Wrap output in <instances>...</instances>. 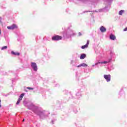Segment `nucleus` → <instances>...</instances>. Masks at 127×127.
<instances>
[{"instance_id": "11", "label": "nucleus", "mask_w": 127, "mask_h": 127, "mask_svg": "<svg viewBox=\"0 0 127 127\" xmlns=\"http://www.w3.org/2000/svg\"><path fill=\"white\" fill-rule=\"evenodd\" d=\"M89 40H88L86 44L81 47L82 49H85V48H88V46H89Z\"/></svg>"}, {"instance_id": "14", "label": "nucleus", "mask_w": 127, "mask_h": 127, "mask_svg": "<svg viewBox=\"0 0 127 127\" xmlns=\"http://www.w3.org/2000/svg\"><path fill=\"white\" fill-rule=\"evenodd\" d=\"M85 58H86V54H82L80 56V59L83 60L85 59Z\"/></svg>"}, {"instance_id": "13", "label": "nucleus", "mask_w": 127, "mask_h": 127, "mask_svg": "<svg viewBox=\"0 0 127 127\" xmlns=\"http://www.w3.org/2000/svg\"><path fill=\"white\" fill-rule=\"evenodd\" d=\"M110 39L111 40H115L116 36L114 35L111 34L110 36Z\"/></svg>"}, {"instance_id": "27", "label": "nucleus", "mask_w": 127, "mask_h": 127, "mask_svg": "<svg viewBox=\"0 0 127 127\" xmlns=\"http://www.w3.org/2000/svg\"><path fill=\"white\" fill-rule=\"evenodd\" d=\"M22 122H24V119L23 120Z\"/></svg>"}, {"instance_id": "28", "label": "nucleus", "mask_w": 127, "mask_h": 127, "mask_svg": "<svg viewBox=\"0 0 127 127\" xmlns=\"http://www.w3.org/2000/svg\"><path fill=\"white\" fill-rule=\"evenodd\" d=\"M72 62H73V61H71V63H72Z\"/></svg>"}, {"instance_id": "6", "label": "nucleus", "mask_w": 127, "mask_h": 127, "mask_svg": "<svg viewBox=\"0 0 127 127\" xmlns=\"http://www.w3.org/2000/svg\"><path fill=\"white\" fill-rule=\"evenodd\" d=\"M7 28L10 30H12L13 29H15V28H17V25H16L15 24H13L11 26H7Z\"/></svg>"}, {"instance_id": "1", "label": "nucleus", "mask_w": 127, "mask_h": 127, "mask_svg": "<svg viewBox=\"0 0 127 127\" xmlns=\"http://www.w3.org/2000/svg\"><path fill=\"white\" fill-rule=\"evenodd\" d=\"M28 109L32 111V112L36 115H37V116H39L41 120L46 119L50 114L49 112L44 111L41 108L34 105L32 103H29L28 105Z\"/></svg>"}, {"instance_id": "4", "label": "nucleus", "mask_w": 127, "mask_h": 127, "mask_svg": "<svg viewBox=\"0 0 127 127\" xmlns=\"http://www.w3.org/2000/svg\"><path fill=\"white\" fill-rule=\"evenodd\" d=\"M62 39V37L59 35H55L52 37V40L54 41H59Z\"/></svg>"}, {"instance_id": "22", "label": "nucleus", "mask_w": 127, "mask_h": 127, "mask_svg": "<svg viewBox=\"0 0 127 127\" xmlns=\"http://www.w3.org/2000/svg\"><path fill=\"white\" fill-rule=\"evenodd\" d=\"M1 17H0V23H1Z\"/></svg>"}, {"instance_id": "15", "label": "nucleus", "mask_w": 127, "mask_h": 127, "mask_svg": "<svg viewBox=\"0 0 127 127\" xmlns=\"http://www.w3.org/2000/svg\"><path fill=\"white\" fill-rule=\"evenodd\" d=\"M124 10H121L119 12V15H122L124 13Z\"/></svg>"}, {"instance_id": "18", "label": "nucleus", "mask_w": 127, "mask_h": 127, "mask_svg": "<svg viewBox=\"0 0 127 127\" xmlns=\"http://www.w3.org/2000/svg\"><path fill=\"white\" fill-rule=\"evenodd\" d=\"M55 121H56V119H54V120H52V124L53 125L54 124V122H55Z\"/></svg>"}, {"instance_id": "5", "label": "nucleus", "mask_w": 127, "mask_h": 127, "mask_svg": "<svg viewBox=\"0 0 127 127\" xmlns=\"http://www.w3.org/2000/svg\"><path fill=\"white\" fill-rule=\"evenodd\" d=\"M31 67L35 72H37L38 68L36 63L33 62L31 63Z\"/></svg>"}, {"instance_id": "23", "label": "nucleus", "mask_w": 127, "mask_h": 127, "mask_svg": "<svg viewBox=\"0 0 127 127\" xmlns=\"http://www.w3.org/2000/svg\"><path fill=\"white\" fill-rule=\"evenodd\" d=\"M1 34V30L0 29V35Z\"/></svg>"}, {"instance_id": "3", "label": "nucleus", "mask_w": 127, "mask_h": 127, "mask_svg": "<svg viewBox=\"0 0 127 127\" xmlns=\"http://www.w3.org/2000/svg\"><path fill=\"white\" fill-rule=\"evenodd\" d=\"M110 58L108 60V61H103V62H99L97 63H95L94 64L92 65V67H95V66L98 65V64H108V63H110V62H112V58H115L116 56H115V53L111 52L110 54Z\"/></svg>"}, {"instance_id": "10", "label": "nucleus", "mask_w": 127, "mask_h": 127, "mask_svg": "<svg viewBox=\"0 0 127 127\" xmlns=\"http://www.w3.org/2000/svg\"><path fill=\"white\" fill-rule=\"evenodd\" d=\"M100 30L101 31V32H106L107 31V29L103 26H102L100 28Z\"/></svg>"}, {"instance_id": "2", "label": "nucleus", "mask_w": 127, "mask_h": 127, "mask_svg": "<svg viewBox=\"0 0 127 127\" xmlns=\"http://www.w3.org/2000/svg\"><path fill=\"white\" fill-rule=\"evenodd\" d=\"M70 27H71V26L67 28L66 32L64 34V37L65 38H70V37H72V36H74V35H76L75 32H74L73 30H71Z\"/></svg>"}, {"instance_id": "16", "label": "nucleus", "mask_w": 127, "mask_h": 127, "mask_svg": "<svg viewBox=\"0 0 127 127\" xmlns=\"http://www.w3.org/2000/svg\"><path fill=\"white\" fill-rule=\"evenodd\" d=\"M4 49H7V46H4L1 48V50H4Z\"/></svg>"}, {"instance_id": "24", "label": "nucleus", "mask_w": 127, "mask_h": 127, "mask_svg": "<svg viewBox=\"0 0 127 127\" xmlns=\"http://www.w3.org/2000/svg\"><path fill=\"white\" fill-rule=\"evenodd\" d=\"M76 96H79V93L76 94Z\"/></svg>"}, {"instance_id": "12", "label": "nucleus", "mask_w": 127, "mask_h": 127, "mask_svg": "<svg viewBox=\"0 0 127 127\" xmlns=\"http://www.w3.org/2000/svg\"><path fill=\"white\" fill-rule=\"evenodd\" d=\"M11 54L12 55H15L16 56H19V55H20V54L19 53H18V52H15L14 51H11Z\"/></svg>"}, {"instance_id": "25", "label": "nucleus", "mask_w": 127, "mask_h": 127, "mask_svg": "<svg viewBox=\"0 0 127 127\" xmlns=\"http://www.w3.org/2000/svg\"><path fill=\"white\" fill-rule=\"evenodd\" d=\"M1 107V104L0 103V108Z\"/></svg>"}, {"instance_id": "8", "label": "nucleus", "mask_w": 127, "mask_h": 127, "mask_svg": "<svg viewBox=\"0 0 127 127\" xmlns=\"http://www.w3.org/2000/svg\"><path fill=\"white\" fill-rule=\"evenodd\" d=\"M24 95H25L24 93H22L20 95L19 98H18V99L16 102V105H19V103H20V101H22V98H23V97H24Z\"/></svg>"}, {"instance_id": "21", "label": "nucleus", "mask_w": 127, "mask_h": 127, "mask_svg": "<svg viewBox=\"0 0 127 127\" xmlns=\"http://www.w3.org/2000/svg\"><path fill=\"white\" fill-rule=\"evenodd\" d=\"M112 1H113V0H108V2H111Z\"/></svg>"}, {"instance_id": "26", "label": "nucleus", "mask_w": 127, "mask_h": 127, "mask_svg": "<svg viewBox=\"0 0 127 127\" xmlns=\"http://www.w3.org/2000/svg\"><path fill=\"white\" fill-rule=\"evenodd\" d=\"M121 93H122V92H121L120 93V95H121Z\"/></svg>"}, {"instance_id": "19", "label": "nucleus", "mask_w": 127, "mask_h": 127, "mask_svg": "<svg viewBox=\"0 0 127 127\" xmlns=\"http://www.w3.org/2000/svg\"><path fill=\"white\" fill-rule=\"evenodd\" d=\"M123 31H127V27L123 30Z\"/></svg>"}, {"instance_id": "7", "label": "nucleus", "mask_w": 127, "mask_h": 127, "mask_svg": "<svg viewBox=\"0 0 127 127\" xmlns=\"http://www.w3.org/2000/svg\"><path fill=\"white\" fill-rule=\"evenodd\" d=\"M104 78L107 82H111V75L110 74H104Z\"/></svg>"}, {"instance_id": "17", "label": "nucleus", "mask_w": 127, "mask_h": 127, "mask_svg": "<svg viewBox=\"0 0 127 127\" xmlns=\"http://www.w3.org/2000/svg\"><path fill=\"white\" fill-rule=\"evenodd\" d=\"M27 89H28V90H32V91L34 90L33 88L29 87H27Z\"/></svg>"}, {"instance_id": "9", "label": "nucleus", "mask_w": 127, "mask_h": 127, "mask_svg": "<svg viewBox=\"0 0 127 127\" xmlns=\"http://www.w3.org/2000/svg\"><path fill=\"white\" fill-rule=\"evenodd\" d=\"M88 65L85 63H82L76 66L75 67H76L77 68H80V67H87Z\"/></svg>"}, {"instance_id": "20", "label": "nucleus", "mask_w": 127, "mask_h": 127, "mask_svg": "<svg viewBox=\"0 0 127 127\" xmlns=\"http://www.w3.org/2000/svg\"><path fill=\"white\" fill-rule=\"evenodd\" d=\"M82 35V33L81 32L78 33V36H81Z\"/></svg>"}]
</instances>
